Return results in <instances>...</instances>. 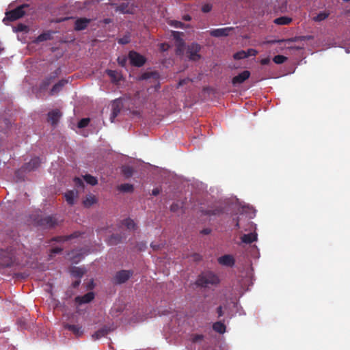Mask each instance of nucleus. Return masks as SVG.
Instances as JSON below:
<instances>
[{"label":"nucleus","instance_id":"obj_37","mask_svg":"<svg viewBox=\"0 0 350 350\" xmlns=\"http://www.w3.org/2000/svg\"><path fill=\"white\" fill-rule=\"evenodd\" d=\"M121 240V237L118 234H112L108 239L107 241L110 245H116Z\"/></svg>","mask_w":350,"mask_h":350},{"label":"nucleus","instance_id":"obj_22","mask_svg":"<svg viewBox=\"0 0 350 350\" xmlns=\"http://www.w3.org/2000/svg\"><path fill=\"white\" fill-rule=\"evenodd\" d=\"M159 78V74L157 71H150L144 72L140 79L142 80H148L152 79L157 81Z\"/></svg>","mask_w":350,"mask_h":350},{"label":"nucleus","instance_id":"obj_47","mask_svg":"<svg viewBox=\"0 0 350 350\" xmlns=\"http://www.w3.org/2000/svg\"><path fill=\"white\" fill-rule=\"evenodd\" d=\"M28 27L27 25L20 23L16 27V31H26Z\"/></svg>","mask_w":350,"mask_h":350},{"label":"nucleus","instance_id":"obj_20","mask_svg":"<svg viewBox=\"0 0 350 350\" xmlns=\"http://www.w3.org/2000/svg\"><path fill=\"white\" fill-rule=\"evenodd\" d=\"M94 298V294L89 292L83 296H78L76 297V302L79 304H87L90 302Z\"/></svg>","mask_w":350,"mask_h":350},{"label":"nucleus","instance_id":"obj_25","mask_svg":"<svg viewBox=\"0 0 350 350\" xmlns=\"http://www.w3.org/2000/svg\"><path fill=\"white\" fill-rule=\"evenodd\" d=\"M77 191H68L64 195L66 202L70 205H72L75 204V199L77 197Z\"/></svg>","mask_w":350,"mask_h":350},{"label":"nucleus","instance_id":"obj_23","mask_svg":"<svg viewBox=\"0 0 350 350\" xmlns=\"http://www.w3.org/2000/svg\"><path fill=\"white\" fill-rule=\"evenodd\" d=\"M109 332V329L107 327H104L96 331L92 335L94 340H98L100 338L106 336Z\"/></svg>","mask_w":350,"mask_h":350},{"label":"nucleus","instance_id":"obj_63","mask_svg":"<svg viewBox=\"0 0 350 350\" xmlns=\"http://www.w3.org/2000/svg\"><path fill=\"white\" fill-rule=\"evenodd\" d=\"M57 89H54V88H52L51 89V94H53Z\"/></svg>","mask_w":350,"mask_h":350},{"label":"nucleus","instance_id":"obj_45","mask_svg":"<svg viewBox=\"0 0 350 350\" xmlns=\"http://www.w3.org/2000/svg\"><path fill=\"white\" fill-rule=\"evenodd\" d=\"M221 212V209H209L205 211V214L211 215H219Z\"/></svg>","mask_w":350,"mask_h":350},{"label":"nucleus","instance_id":"obj_60","mask_svg":"<svg viewBox=\"0 0 350 350\" xmlns=\"http://www.w3.org/2000/svg\"><path fill=\"white\" fill-rule=\"evenodd\" d=\"M151 247L153 248V250H157L159 248V245L153 243L151 244Z\"/></svg>","mask_w":350,"mask_h":350},{"label":"nucleus","instance_id":"obj_44","mask_svg":"<svg viewBox=\"0 0 350 350\" xmlns=\"http://www.w3.org/2000/svg\"><path fill=\"white\" fill-rule=\"evenodd\" d=\"M90 122V118H83L78 123L79 128H84L88 126Z\"/></svg>","mask_w":350,"mask_h":350},{"label":"nucleus","instance_id":"obj_62","mask_svg":"<svg viewBox=\"0 0 350 350\" xmlns=\"http://www.w3.org/2000/svg\"><path fill=\"white\" fill-rule=\"evenodd\" d=\"M252 248L254 250H256V251L258 250L257 247L256 245L252 246Z\"/></svg>","mask_w":350,"mask_h":350},{"label":"nucleus","instance_id":"obj_30","mask_svg":"<svg viewBox=\"0 0 350 350\" xmlns=\"http://www.w3.org/2000/svg\"><path fill=\"white\" fill-rule=\"evenodd\" d=\"M183 207V204L181 202H174L170 206V211L178 214L182 212Z\"/></svg>","mask_w":350,"mask_h":350},{"label":"nucleus","instance_id":"obj_4","mask_svg":"<svg viewBox=\"0 0 350 350\" xmlns=\"http://www.w3.org/2000/svg\"><path fill=\"white\" fill-rule=\"evenodd\" d=\"M201 46L197 43L193 42L188 45L186 50L187 57L191 61H198L201 58L200 51Z\"/></svg>","mask_w":350,"mask_h":350},{"label":"nucleus","instance_id":"obj_38","mask_svg":"<svg viewBox=\"0 0 350 350\" xmlns=\"http://www.w3.org/2000/svg\"><path fill=\"white\" fill-rule=\"evenodd\" d=\"M83 179L87 183L91 185H95L98 183L97 179L95 177L89 174L84 176Z\"/></svg>","mask_w":350,"mask_h":350},{"label":"nucleus","instance_id":"obj_53","mask_svg":"<svg viewBox=\"0 0 350 350\" xmlns=\"http://www.w3.org/2000/svg\"><path fill=\"white\" fill-rule=\"evenodd\" d=\"M192 258L194 260L198 261L201 259V256L198 254H193Z\"/></svg>","mask_w":350,"mask_h":350},{"label":"nucleus","instance_id":"obj_41","mask_svg":"<svg viewBox=\"0 0 350 350\" xmlns=\"http://www.w3.org/2000/svg\"><path fill=\"white\" fill-rule=\"evenodd\" d=\"M128 57L126 55H122L118 57L117 61L118 64L122 67H125L128 60Z\"/></svg>","mask_w":350,"mask_h":350},{"label":"nucleus","instance_id":"obj_56","mask_svg":"<svg viewBox=\"0 0 350 350\" xmlns=\"http://www.w3.org/2000/svg\"><path fill=\"white\" fill-rule=\"evenodd\" d=\"M118 42L122 44H125L129 42V40L127 38H122L119 40Z\"/></svg>","mask_w":350,"mask_h":350},{"label":"nucleus","instance_id":"obj_12","mask_svg":"<svg viewBox=\"0 0 350 350\" xmlns=\"http://www.w3.org/2000/svg\"><path fill=\"white\" fill-rule=\"evenodd\" d=\"M40 163V160L38 157H34L30 160L29 162L25 163L22 169L23 171L31 172L37 169Z\"/></svg>","mask_w":350,"mask_h":350},{"label":"nucleus","instance_id":"obj_1","mask_svg":"<svg viewBox=\"0 0 350 350\" xmlns=\"http://www.w3.org/2000/svg\"><path fill=\"white\" fill-rule=\"evenodd\" d=\"M142 103V100L139 98V92L137 93V95L134 98H128L124 99V103L121 98L115 99L111 104V113L110 115V120L111 122H114L115 118L119 114L122 107L124 105H133V107H137Z\"/></svg>","mask_w":350,"mask_h":350},{"label":"nucleus","instance_id":"obj_6","mask_svg":"<svg viewBox=\"0 0 350 350\" xmlns=\"http://www.w3.org/2000/svg\"><path fill=\"white\" fill-rule=\"evenodd\" d=\"M236 202L232 204V209H237L241 214H244L249 218H253L255 216V210L252 206L248 205H241L237 199L235 200Z\"/></svg>","mask_w":350,"mask_h":350},{"label":"nucleus","instance_id":"obj_15","mask_svg":"<svg viewBox=\"0 0 350 350\" xmlns=\"http://www.w3.org/2000/svg\"><path fill=\"white\" fill-rule=\"evenodd\" d=\"M91 19L87 18H79L75 21V29L76 31H82L87 28L90 23Z\"/></svg>","mask_w":350,"mask_h":350},{"label":"nucleus","instance_id":"obj_5","mask_svg":"<svg viewBox=\"0 0 350 350\" xmlns=\"http://www.w3.org/2000/svg\"><path fill=\"white\" fill-rule=\"evenodd\" d=\"M128 58L131 65L137 68L143 66L146 62V58L135 51H129Z\"/></svg>","mask_w":350,"mask_h":350},{"label":"nucleus","instance_id":"obj_2","mask_svg":"<svg viewBox=\"0 0 350 350\" xmlns=\"http://www.w3.org/2000/svg\"><path fill=\"white\" fill-rule=\"evenodd\" d=\"M219 283V278L215 273L207 271L201 273L196 280V284L201 287H209Z\"/></svg>","mask_w":350,"mask_h":350},{"label":"nucleus","instance_id":"obj_57","mask_svg":"<svg viewBox=\"0 0 350 350\" xmlns=\"http://www.w3.org/2000/svg\"><path fill=\"white\" fill-rule=\"evenodd\" d=\"M235 226L237 228H241L240 219L239 218H237V220H236Z\"/></svg>","mask_w":350,"mask_h":350},{"label":"nucleus","instance_id":"obj_59","mask_svg":"<svg viewBox=\"0 0 350 350\" xmlns=\"http://www.w3.org/2000/svg\"><path fill=\"white\" fill-rule=\"evenodd\" d=\"M256 224H254V223H252V222H250V230H252L253 228H254V230H256Z\"/></svg>","mask_w":350,"mask_h":350},{"label":"nucleus","instance_id":"obj_10","mask_svg":"<svg viewBox=\"0 0 350 350\" xmlns=\"http://www.w3.org/2000/svg\"><path fill=\"white\" fill-rule=\"evenodd\" d=\"M60 72L59 68L56 69L53 72H51L48 76H46L42 81L40 88H47L52 85Z\"/></svg>","mask_w":350,"mask_h":350},{"label":"nucleus","instance_id":"obj_16","mask_svg":"<svg viewBox=\"0 0 350 350\" xmlns=\"http://www.w3.org/2000/svg\"><path fill=\"white\" fill-rule=\"evenodd\" d=\"M232 30V27H225V28H219L215 29L210 31L211 36L213 37H222L227 36L229 35L230 31Z\"/></svg>","mask_w":350,"mask_h":350},{"label":"nucleus","instance_id":"obj_17","mask_svg":"<svg viewBox=\"0 0 350 350\" xmlns=\"http://www.w3.org/2000/svg\"><path fill=\"white\" fill-rule=\"evenodd\" d=\"M105 72L109 76L111 81L115 85H118V83L122 80V75L116 70L108 69L106 70Z\"/></svg>","mask_w":350,"mask_h":350},{"label":"nucleus","instance_id":"obj_43","mask_svg":"<svg viewBox=\"0 0 350 350\" xmlns=\"http://www.w3.org/2000/svg\"><path fill=\"white\" fill-rule=\"evenodd\" d=\"M68 83V79H61L57 83L53 84L52 88H63Z\"/></svg>","mask_w":350,"mask_h":350},{"label":"nucleus","instance_id":"obj_8","mask_svg":"<svg viewBox=\"0 0 350 350\" xmlns=\"http://www.w3.org/2000/svg\"><path fill=\"white\" fill-rule=\"evenodd\" d=\"M0 258L5 266H10L15 260L14 254L12 251L0 250Z\"/></svg>","mask_w":350,"mask_h":350},{"label":"nucleus","instance_id":"obj_26","mask_svg":"<svg viewBox=\"0 0 350 350\" xmlns=\"http://www.w3.org/2000/svg\"><path fill=\"white\" fill-rule=\"evenodd\" d=\"M213 329L219 334H224L226 332V326L221 321L215 322L213 325Z\"/></svg>","mask_w":350,"mask_h":350},{"label":"nucleus","instance_id":"obj_21","mask_svg":"<svg viewBox=\"0 0 350 350\" xmlns=\"http://www.w3.org/2000/svg\"><path fill=\"white\" fill-rule=\"evenodd\" d=\"M257 233L256 232L243 234L241 237V241L245 243H251L257 241Z\"/></svg>","mask_w":350,"mask_h":350},{"label":"nucleus","instance_id":"obj_64","mask_svg":"<svg viewBox=\"0 0 350 350\" xmlns=\"http://www.w3.org/2000/svg\"><path fill=\"white\" fill-rule=\"evenodd\" d=\"M184 81H180L179 82V85H184V83H183Z\"/></svg>","mask_w":350,"mask_h":350},{"label":"nucleus","instance_id":"obj_28","mask_svg":"<svg viewBox=\"0 0 350 350\" xmlns=\"http://www.w3.org/2000/svg\"><path fill=\"white\" fill-rule=\"evenodd\" d=\"M122 225L129 230H134L135 228V224L134 221L130 218L124 219L122 222Z\"/></svg>","mask_w":350,"mask_h":350},{"label":"nucleus","instance_id":"obj_50","mask_svg":"<svg viewBox=\"0 0 350 350\" xmlns=\"http://www.w3.org/2000/svg\"><path fill=\"white\" fill-rule=\"evenodd\" d=\"M62 249L61 247H54L51 250V256H52L53 255H55L57 254H59L62 252Z\"/></svg>","mask_w":350,"mask_h":350},{"label":"nucleus","instance_id":"obj_32","mask_svg":"<svg viewBox=\"0 0 350 350\" xmlns=\"http://www.w3.org/2000/svg\"><path fill=\"white\" fill-rule=\"evenodd\" d=\"M118 189L122 192H132L133 191V186L129 183L122 184L118 187Z\"/></svg>","mask_w":350,"mask_h":350},{"label":"nucleus","instance_id":"obj_51","mask_svg":"<svg viewBox=\"0 0 350 350\" xmlns=\"http://www.w3.org/2000/svg\"><path fill=\"white\" fill-rule=\"evenodd\" d=\"M74 182L77 187H82L83 185V180L80 178H75Z\"/></svg>","mask_w":350,"mask_h":350},{"label":"nucleus","instance_id":"obj_31","mask_svg":"<svg viewBox=\"0 0 350 350\" xmlns=\"http://www.w3.org/2000/svg\"><path fill=\"white\" fill-rule=\"evenodd\" d=\"M329 15V12L327 11L320 12L316 16L313 18L315 21H322L326 19Z\"/></svg>","mask_w":350,"mask_h":350},{"label":"nucleus","instance_id":"obj_48","mask_svg":"<svg viewBox=\"0 0 350 350\" xmlns=\"http://www.w3.org/2000/svg\"><path fill=\"white\" fill-rule=\"evenodd\" d=\"M247 57L250 56H256L258 53L257 51L254 49H249L246 51Z\"/></svg>","mask_w":350,"mask_h":350},{"label":"nucleus","instance_id":"obj_18","mask_svg":"<svg viewBox=\"0 0 350 350\" xmlns=\"http://www.w3.org/2000/svg\"><path fill=\"white\" fill-rule=\"evenodd\" d=\"M250 76V72L248 70H244L239 73L238 75L232 78V82L233 85L240 84L247 79Z\"/></svg>","mask_w":350,"mask_h":350},{"label":"nucleus","instance_id":"obj_24","mask_svg":"<svg viewBox=\"0 0 350 350\" xmlns=\"http://www.w3.org/2000/svg\"><path fill=\"white\" fill-rule=\"evenodd\" d=\"M65 328L71 331L73 334H75L77 336H79L83 334V330L81 329V327L77 325L66 324V325H65Z\"/></svg>","mask_w":350,"mask_h":350},{"label":"nucleus","instance_id":"obj_46","mask_svg":"<svg viewBox=\"0 0 350 350\" xmlns=\"http://www.w3.org/2000/svg\"><path fill=\"white\" fill-rule=\"evenodd\" d=\"M212 10V5L206 3L202 6V11L204 13H208Z\"/></svg>","mask_w":350,"mask_h":350},{"label":"nucleus","instance_id":"obj_9","mask_svg":"<svg viewBox=\"0 0 350 350\" xmlns=\"http://www.w3.org/2000/svg\"><path fill=\"white\" fill-rule=\"evenodd\" d=\"M133 275V271L122 270L117 272L114 276V281L117 284H122L127 281Z\"/></svg>","mask_w":350,"mask_h":350},{"label":"nucleus","instance_id":"obj_27","mask_svg":"<svg viewBox=\"0 0 350 350\" xmlns=\"http://www.w3.org/2000/svg\"><path fill=\"white\" fill-rule=\"evenodd\" d=\"M292 21V18L288 16H281L274 20V23L280 25H288Z\"/></svg>","mask_w":350,"mask_h":350},{"label":"nucleus","instance_id":"obj_33","mask_svg":"<svg viewBox=\"0 0 350 350\" xmlns=\"http://www.w3.org/2000/svg\"><path fill=\"white\" fill-rule=\"evenodd\" d=\"M116 12H119L120 13L126 14V13H130L129 9V3H122L120 5H118L116 8Z\"/></svg>","mask_w":350,"mask_h":350},{"label":"nucleus","instance_id":"obj_55","mask_svg":"<svg viewBox=\"0 0 350 350\" xmlns=\"http://www.w3.org/2000/svg\"><path fill=\"white\" fill-rule=\"evenodd\" d=\"M160 193V190L158 188H154L152 191V195L156 196Z\"/></svg>","mask_w":350,"mask_h":350},{"label":"nucleus","instance_id":"obj_54","mask_svg":"<svg viewBox=\"0 0 350 350\" xmlns=\"http://www.w3.org/2000/svg\"><path fill=\"white\" fill-rule=\"evenodd\" d=\"M211 232V230L210 228H204L202 230H201V233L203 234H208Z\"/></svg>","mask_w":350,"mask_h":350},{"label":"nucleus","instance_id":"obj_3","mask_svg":"<svg viewBox=\"0 0 350 350\" xmlns=\"http://www.w3.org/2000/svg\"><path fill=\"white\" fill-rule=\"evenodd\" d=\"M29 5L27 4H23L21 5L18 6L15 9L8 11L5 14V18L3 21L8 20L10 21H14L21 17H23L25 15V10L24 9L25 8H27Z\"/></svg>","mask_w":350,"mask_h":350},{"label":"nucleus","instance_id":"obj_29","mask_svg":"<svg viewBox=\"0 0 350 350\" xmlns=\"http://www.w3.org/2000/svg\"><path fill=\"white\" fill-rule=\"evenodd\" d=\"M204 335L202 334H193L191 336L190 340L192 344L201 345L204 340Z\"/></svg>","mask_w":350,"mask_h":350},{"label":"nucleus","instance_id":"obj_40","mask_svg":"<svg viewBox=\"0 0 350 350\" xmlns=\"http://www.w3.org/2000/svg\"><path fill=\"white\" fill-rule=\"evenodd\" d=\"M122 172L126 177H130L133 175V169L130 166H124L122 167Z\"/></svg>","mask_w":350,"mask_h":350},{"label":"nucleus","instance_id":"obj_7","mask_svg":"<svg viewBox=\"0 0 350 350\" xmlns=\"http://www.w3.org/2000/svg\"><path fill=\"white\" fill-rule=\"evenodd\" d=\"M232 305V306L234 308H235L237 309V312H239V314H244L243 312H239V304L237 302H234V301H231L230 304H224V306H219L217 308V312L218 314V317H221V316L224 315V312L223 311V309H224L225 310H226L227 312V314L228 315L231 317L232 316V312L230 311V305Z\"/></svg>","mask_w":350,"mask_h":350},{"label":"nucleus","instance_id":"obj_19","mask_svg":"<svg viewBox=\"0 0 350 350\" xmlns=\"http://www.w3.org/2000/svg\"><path fill=\"white\" fill-rule=\"evenodd\" d=\"M172 33H173L174 38L178 42L176 53L177 54H180L183 52V46L184 45V41L181 38V36L183 35V33H180L178 31H173Z\"/></svg>","mask_w":350,"mask_h":350},{"label":"nucleus","instance_id":"obj_58","mask_svg":"<svg viewBox=\"0 0 350 350\" xmlns=\"http://www.w3.org/2000/svg\"><path fill=\"white\" fill-rule=\"evenodd\" d=\"M80 282H81L80 280H78L74 282L72 285L75 288H76L79 285Z\"/></svg>","mask_w":350,"mask_h":350},{"label":"nucleus","instance_id":"obj_34","mask_svg":"<svg viewBox=\"0 0 350 350\" xmlns=\"http://www.w3.org/2000/svg\"><path fill=\"white\" fill-rule=\"evenodd\" d=\"M51 38H52V34L51 32L48 31V32H44V33L40 34L37 38V40L38 42H43V41H46V40H49Z\"/></svg>","mask_w":350,"mask_h":350},{"label":"nucleus","instance_id":"obj_35","mask_svg":"<svg viewBox=\"0 0 350 350\" xmlns=\"http://www.w3.org/2000/svg\"><path fill=\"white\" fill-rule=\"evenodd\" d=\"M72 275L80 279L84 274V270L80 267H74L72 269Z\"/></svg>","mask_w":350,"mask_h":350},{"label":"nucleus","instance_id":"obj_11","mask_svg":"<svg viewBox=\"0 0 350 350\" xmlns=\"http://www.w3.org/2000/svg\"><path fill=\"white\" fill-rule=\"evenodd\" d=\"M57 224L58 221L54 216H46L40 220V225L44 228H52Z\"/></svg>","mask_w":350,"mask_h":350},{"label":"nucleus","instance_id":"obj_52","mask_svg":"<svg viewBox=\"0 0 350 350\" xmlns=\"http://www.w3.org/2000/svg\"><path fill=\"white\" fill-rule=\"evenodd\" d=\"M94 202L93 198L90 197V198H87L86 200L84 202V204L85 206H89L92 204Z\"/></svg>","mask_w":350,"mask_h":350},{"label":"nucleus","instance_id":"obj_14","mask_svg":"<svg viewBox=\"0 0 350 350\" xmlns=\"http://www.w3.org/2000/svg\"><path fill=\"white\" fill-rule=\"evenodd\" d=\"M218 262L223 266L232 267L234 265V258L230 254H226L220 256L217 259Z\"/></svg>","mask_w":350,"mask_h":350},{"label":"nucleus","instance_id":"obj_13","mask_svg":"<svg viewBox=\"0 0 350 350\" xmlns=\"http://www.w3.org/2000/svg\"><path fill=\"white\" fill-rule=\"evenodd\" d=\"M61 117L62 113L59 110H52L48 113V122H50L52 126H55L58 123Z\"/></svg>","mask_w":350,"mask_h":350},{"label":"nucleus","instance_id":"obj_36","mask_svg":"<svg viewBox=\"0 0 350 350\" xmlns=\"http://www.w3.org/2000/svg\"><path fill=\"white\" fill-rule=\"evenodd\" d=\"M80 235V233L78 232H74L73 234H71L69 236H63V237H59L57 238V241H62V242H64V241H68V240H70L72 239H74V238H77Z\"/></svg>","mask_w":350,"mask_h":350},{"label":"nucleus","instance_id":"obj_39","mask_svg":"<svg viewBox=\"0 0 350 350\" xmlns=\"http://www.w3.org/2000/svg\"><path fill=\"white\" fill-rule=\"evenodd\" d=\"M287 60V57L282 55H277L274 56L273 61L276 64H282Z\"/></svg>","mask_w":350,"mask_h":350},{"label":"nucleus","instance_id":"obj_42","mask_svg":"<svg viewBox=\"0 0 350 350\" xmlns=\"http://www.w3.org/2000/svg\"><path fill=\"white\" fill-rule=\"evenodd\" d=\"M235 59H243L247 58V55L245 51H240L237 52L233 55Z\"/></svg>","mask_w":350,"mask_h":350},{"label":"nucleus","instance_id":"obj_61","mask_svg":"<svg viewBox=\"0 0 350 350\" xmlns=\"http://www.w3.org/2000/svg\"><path fill=\"white\" fill-rule=\"evenodd\" d=\"M214 89H209V88H207V89H204V90H205L206 92L207 93H210L211 91H213Z\"/></svg>","mask_w":350,"mask_h":350},{"label":"nucleus","instance_id":"obj_49","mask_svg":"<svg viewBox=\"0 0 350 350\" xmlns=\"http://www.w3.org/2000/svg\"><path fill=\"white\" fill-rule=\"evenodd\" d=\"M271 59L269 57H267L260 59V63L261 65L265 66L269 64Z\"/></svg>","mask_w":350,"mask_h":350}]
</instances>
